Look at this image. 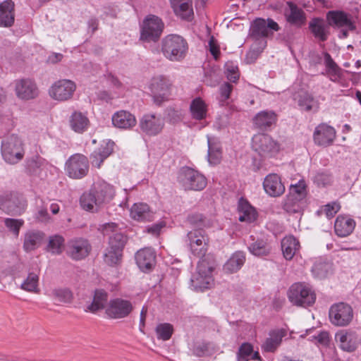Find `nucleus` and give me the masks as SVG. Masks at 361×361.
Listing matches in <instances>:
<instances>
[{
	"instance_id": "nucleus-1",
	"label": "nucleus",
	"mask_w": 361,
	"mask_h": 361,
	"mask_svg": "<svg viewBox=\"0 0 361 361\" xmlns=\"http://www.w3.org/2000/svg\"><path fill=\"white\" fill-rule=\"evenodd\" d=\"M114 193L112 185L104 180H97L88 192L82 195L80 205L86 211L97 212L113 199Z\"/></svg>"
},
{
	"instance_id": "nucleus-2",
	"label": "nucleus",
	"mask_w": 361,
	"mask_h": 361,
	"mask_svg": "<svg viewBox=\"0 0 361 361\" xmlns=\"http://www.w3.org/2000/svg\"><path fill=\"white\" fill-rule=\"evenodd\" d=\"M215 266V259L211 254L200 259L196 272L190 279L191 287L193 290L203 291L212 286L214 282L212 272Z\"/></svg>"
},
{
	"instance_id": "nucleus-3",
	"label": "nucleus",
	"mask_w": 361,
	"mask_h": 361,
	"mask_svg": "<svg viewBox=\"0 0 361 361\" xmlns=\"http://www.w3.org/2000/svg\"><path fill=\"white\" fill-rule=\"evenodd\" d=\"M187 41L178 35H169L161 40V51L163 55L171 61H181L187 54Z\"/></svg>"
},
{
	"instance_id": "nucleus-4",
	"label": "nucleus",
	"mask_w": 361,
	"mask_h": 361,
	"mask_svg": "<svg viewBox=\"0 0 361 361\" xmlns=\"http://www.w3.org/2000/svg\"><path fill=\"white\" fill-rule=\"evenodd\" d=\"M178 183L185 190H202L207 185L206 178L199 171L188 166L180 169Z\"/></svg>"
},
{
	"instance_id": "nucleus-5",
	"label": "nucleus",
	"mask_w": 361,
	"mask_h": 361,
	"mask_svg": "<svg viewBox=\"0 0 361 361\" xmlns=\"http://www.w3.org/2000/svg\"><path fill=\"white\" fill-rule=\"evenodd\" d=\"M1 155L4 160L10 164H16L24 157L21 140L16 135H11L1 142Z\"/></svg>"
},
{
	"instance_id": "nucleus-6",
	"label": "nucleus",
	"mask_w": 361,
	"mask_h": 361,
	"mask_svg": "<svg viewBox=\"0 0 361 361\" xmlns=\"http://www.w3.org/2000/svg\"><path fill=\"white\" fill-rule=\"evenodd\" d=\"M288 296L294 305L303 307L312 306L316 300L314 291L310 286L302 283L293 284L289 288Z\"/></svg>"
},
{
	"instance_id": "nucleus-7",
	"label": "nucleus",
	"mask_w": 361,
	"mask_h": 361,
	"mask_svg": "<svg viewBox=\"0 0 361 361\" xmlns=\"http://www.w3.org/2000/svg\"><path fill=\"white\" fill-rule=\"evenodd\" d=\"M280 27L276 22L271 18L264 20L257 18L253 21L250 28V35L255 39L259 41L261 48L266 47L267 41L264 38L273 35L274 32L279 31Z\"/></svg>"
},
{
	"instance_id": "nucleus-8",
	"label": "nucleus",
	"mask_w": 361,
	"mask_h": 361,
	"mask_svg": "<svg viewBox=\"0 0 361 361\" xmlns=\"http://www.w3.org/2000/svg\"><path fill=\"white\" fill-rule=\"evenodd\" d=\"M90 169L88 158L82 154L71 155L65 163L66 175L72 179L79 180L85 177Z\"/></svg>"
},
{
	"instance_id": "nucleus-9",
	"label": "nucleus",
	"mask_w": 361,
	"mask_h": 361,
	"mask_svg": "<svg viewBox=\"0 0 361 361\" xmlns=\"http://www.w3.org/2000/svg\"><path fill=\"white\" fill-rule=\"evenodd\" d=\"M209 237L203 228H196L187 234L188 245L192 254L196 257L204 258L209 247Z\"/></svg>"
},
{
	"instance_id": "nucleus-10",
	"label": "nucleus",
	"mask_w": 361,
	"mask_h": 361,
	"mask_svg": "<svg viewBox=\"0 0 361 361\" xmlns=\"http://www.w3.org/2000/svg\"><path fill=\"white\" fill-rule=\"evenodd\" d=\"M164 24L157 16L149 15L143 20L140 39L145 42H157L161 37Z\"/></svg>"
},
{
	"instance_id": "nucleus-11",
	"label": "nucleus",
	"mask_w": 361,
	"mask_h": 361,
	"mask_svg": "<svg viewBox=\"0 0 361 361\" xmlns=\"http://www.w3.org/2000/svg\"><path fill=\"white\" fill-rule=\"evenodd\" d=\"M329 317L333 325L346 326L353 319V310L348 303L343 302L334 303L329 308Z\"/></svg>"
},
{
	"instance_id": "nucleus-12",
	"label": "nucleus",
	"mask_w": 361,
	"mask_h": 361,
	"mask_svg": "<svg viewBox=\"0 0 361 361\" xmlns=\"http://www.w3.org/2000/svg\"><path fill=\"white\" fill-rule=\"evenodd\" d=\"M25 197L17 192H11L0 200V209L11 216H20L27 208Z\"/></svg>"
},
{
	"instance_id": "nucleus-13",
	"label": "nucleus",
	"mask_w": 361,
	"mask_h": 361,
	"mask_svg": "<svg viewBox=\"0 0 361 361\" xmlns=\"http://www.w3.org/2000/svg\"><path fill=\"white\" fill-rule=\"evenodd\" d=\"M171 85L170 80L164 75H158L152 79L149 89L156 105L160 106L164 102L168 100Z\"/></svg>"
},
{
	"instance_id": "nucleus-14",
	"label": "nucleus",
	"mask_w": 361,
	"mask_h": 361,
	"mask_svg": "<svg viewBox=\"0 0 361 361\" xmlns=\"http://www.w3.org/2000/svg\"><path fill=\"white\" fill-rule=\"evenodd\" d=\"M252 148L262 157H272L279 151V145L267 134H257L252 137Z\"/></svg>"
},
{
	"instance_id": "nucleus-15",
	"label": "nucleus",
	"mask_w": 361,
	"mask_h": 361,
	"mask_svg": "<svg viewBox=\"0 0 361 361\" xmlns=\"http://www.w3.org/2000/svg\"><path fill=\"white\" fill-rule=\"evenodd\" d=\"M141 131L148 136L160 134L164 127V120L160 114H145L140 119Z\"/></svg>"
},
{
	"instance_id": "nucleus-16",
	"label": "nucleus",
	"mask_w": 361,
	"mask_h": 361,
	"mask_svg": "<svg viewBox=\"0 0 361 361\" xmlns=\"http://www.w3.org/2000/svg\"><path fill=\"white\" fill-rule=\"evenodd\" d=\"M75 90L76 85L73 81L63 79L55 82L51 86L49 93L52 99L65 102L72 99Z\"/></svg>"
},
{
	"instance_id": "nucleus-17",
	"label": "nucleus",
	"mask_w": 361,
	"mask_h": 361,
	"mask_svg": "<svg viewBox=\"0 0 361 361\" xmlns=\"http://www.w3.org/2000/svg\"><path fill=\"white\" fill-rule=\"evenodd\" d=\"M92 250L87 240L75 238L68 241L66 245V255L73 260H81L87 257Z\"/></svg>"
},
{
	"instance_id": "nucleus-18",
	"label": "nucleus",
	"mask_w": 361,
	"mask_h": 361,
	"mask_svg": "<svg viewBox=\"0 0 361 361\" xmlns=\"http://www.w3.org/2000/svg\"><path fill=\"white\" fill-rule=\"evenodd\" d=\"M326 20L331 27L336 28L346 27L350 31L356 30L355 20L353 16L341 10H331L326 13Z\"/></svg>"
},
{
	"instance_id": "nucleus-19",
	"label": "nucleus",
	"mask_w": 361,
	"mask_h": 361,
	"mask_svg": "<svg viewBox=\"0 0 361 361\" xmlns=\"http://www.w3.org/2000/svg\"><path fill=\"white\" fill-rule=\"evenodd\" d=\"M331 25L321 17H314L308 23V29L313 37L319 42H326L331 35Z\"/></svg>"
},
{
	"instance_id": "nucleus-20",
	"label": "nucleus",
	"mask_w": 361,
	"mask_h": 361,
	"mask_svg": "<svg viewBox=\"0 0 361 361\" xmlns=\"http://www.w3.org/2000/svg\"><path fill=\"white\" fill-rule=\"evenodd\" d=\"M133 310V307L130 301L116 298L110 300L106 313L110 318L122 319L128 317Z\"/></svg>"
},
{
	"instance_id": "nucleus-21",
	"label": "nucleus",
	"mask_w": 361,
	"mask_h": 361,
	"mask_svg": "<svg viewBox=\"0 0 361 361\" xmlns=\"http://www.w3.org/2000/svg\"><path fill=\"white\" fill-rule=\"evenodd\" d=\"M335 137V129L325 123H322L317 126L313 134L315 144L320 146L326 147L331 145Z\"/></svg>"
},
{
	"instance_id": "nucleus-22",
	"label": "nucleus",
	"mask_w": 361,
	"mask_h": 361,
	"mask_svg": "<svg viewBox=\"0 0 361 361\" xmlns=\"http://www.w3.org/2000/svg\"><path fill=\"white\" fill-rule=\"evenodd\" d=\"M112 124L115 128L130 130L137 124L135 116L128 111L120 110L111 116Z\"/></svg>"
},
{
	"instance_id": "nucleus-23",
	"label": "nucleus",
	"mask_w": 361,
	"mask_h": 361,
	"mask_svg": "<svg viewBox=\"0 0 361 361\" xmlns=\"http://www.w3.org/2000/svg\"><path fill=\"white\" fill-rule=\"evenodd\" d=\"M16 92L20 99L28 100L37 97L38 89L34 81L22 79L16 82Z\"/></svg>"
},
{
	"instance_id": "nucleus-24",
	"label": "nucleus",
	"mask_w": 361,
	"mask_h": 361,
	"mask_svg": "<svg viewBox=\"0 0 361 361\" xmlns=\"http://www.w3.org/2000/svg\"><path fill=\"white\" fill-rule=\"evenodd\" d=\"M263 188L269 196L279 197L285 192V186L281 178L275 173L267 175L263 182Z\"/></svg>"
},
{
	"instance_id": "nucleus-25",
	"label": "nucleus",
	"mask_w": 361,
	"mask_h": 361,
	"mask_svg": "<svg viewBox=\"0 0 361 361\" xmlns=\"http://www.w3.org/2000/svg\"><path fill=\"white\" fill-rule=\"evenodd\" d=\"M135 261L140 270L147 272L154 267L156 255L150 248L141 249L135 254Z\"/></svg>"
},
{
	"instance_id": "nucleus-26",
	"label": "nucleus",
	"mask_w": 361,
	"mask_h": 361,
	"mask_svg": "<svg viewBox=\"0 0 361 361\" xmlns=\"http://www.w3.org/2000/svg\"><path fill=\"white\" fill-rule=\"evenodd\" d=\"M45 238V233L39 230H28L23 236V250L30 252L39 247Z\"/></svg>"
},
{
	"instance_id": "nucleus-27",
	"label": "nucleus",
	"mask_w": 361,
	"mask_h": 361,
	"mask_svg": "<svg viewBox=\"0 0 361 361\" xmlns=\"http://www.w3.org/2000/svg\"><path fill=\"white\" fill-rule=\"evenodd\" d=\"M170 1L176 16L188 21L192 20L194 16L192 0H170Z\"/></svg>"
},
{
	"instance_id": "nucleus-28",
	"label": "nucleus",
	"mask_w": 361,
	"mask_h": 361,
	"mask_svg": "<svg viewBox=\"0 0 361 361\" xmlns=\"http://www.w3.org/2000/svg\"><path fill=\"white\" fill-rule=\"evenodd\" d=\"M15 4L12 0L0 4V27H11L15 21Z\"/></svg>"
},
{
	"instance_id": "nucleus-29",
	"label": "nucleus",
	"mask_w": 361,
	"mask_h": 361,
	"mask_svg": "<svg viewBox=\"0 0 361 361\" xmlns=\"http://www.w3.org/2000/svg\"><path fill=\"white\" fill-rule=\"evenodd\" d=\"M289 9L286 10L285 17L287 22L296 27H301L305 23L306 16L304 11L293 2H287Z\"/></svg>"
},
{
	"instance_id": "nucleus-30",
	"label": "nucleus",
	"mask_w": 361,
	"mask_h": 361,
	"mask_svg": "<svg viewBox=\"0 0 361 361\" xmlns=\"http://www.w3.org/2000/svg\"><path fill=\"white\" fill-rule=\"evenodd\" d=\"M130 216L138 221H151L154 213L145 203H135L130 209Z\"/></svg>"
},
{
	"instance_id": "nucleus-31",
	"label": "nucleus",
	"mask_w": 361,
	"mask_h": 361,
	"mask_svg": "<svg viewBox=\"0 0 361 361\" xmlns=\"http://www.w3.org/2000/svg\"><path fill=\"white\" fill-rule=\"evenodd\" d=\"M336 342L339 347L347 352H353L357 347V336L354 333H337L335 336Z\"/></svg>"
},
{
	"instance_id": "nucleus-32",
	"label": "nucleus",
	"mask_w": 361,
	"mask_h": 361,
	"mask_svg": "<svg viewBox=\"0 0 361 361\" xmlns=\"http://www.w3.org/2000/svg\"><path fill=\"white\" fill-rule=\"evenodd\" d=\"M238 210L239 213L238 220L241 222L251 223L257 219L256 210L243 197L238 201Z\"/></svg>"
},
{
	"instance_id": "nucleus-33",
	"label": "nucleus",
	"mask_w": 361,
	"mask_h": 361,
	"mask_svg": "<svg viewBox=\"0 0 361 361\" xmlns=\"http://www.w3.org/2000/svg\"><path fill=\"white\" fill-rule=\"evenodd\" d=\"M355 226V222L353 219L338 216L335 221L334 230L338 236L345 237L353 232Z\"/></svg>"
},
{
	"instance_id": "nucleus-34",
	"label": "nucleus",
	"mask_w": 361,
	"mask_h": 361,
	"mask_svg": "<svg viewBox=\"0 0 361 361\" xmlns=\"http://www.w3.org/2000/svg\"><path fill=\"white\" fill-rule=\"evenodd\" d=\"M255 125L261 130H267L277 121V115L273 111H262L254 118Z\"/></svg>"
},
{
	"instance_id": "nucleus-35",
	"label": "nucleus",
	"mask_w": 361,
	"mask_h": 361,
	"mask_svg": "<svg viewBox=\"0 0 361 361\" xmlns=\"http://www.w3.org/2000/svg\"><path fill=\"white\" fill-rule=\"evenodd\" d=\"M207 105L201 97H196L190 104V113L192 119L202 121L207 118Z\"/></svg>"
},
{
	"instance_id": "nucleus-36",
	"label": "nucleus",
	"mask_w": 361,
	"mask_h": 361,
	"mask_svg": "<svg viewBox=\"0 0 361 361\" xmlns=\"http://www.w3.org/2000/svg\"><path fill=\"white\" fill-rule=\"evenodd\" d=\"M307 206V201L300 200L288 195L283 201L282 207L288 214H300Z\"/></svg>"
},
{
	"instance_id": "nucleus-37",
	"label": "nucleus",
	"mask_w": 361,
	"mask_h": 361,
	"mask_svg": "<svg viewBox=\"0 0 361 361\" xmlns=\"http://www.w3.org/2000/svg\"><path fill=\"white\" fill-rule=\"evenodd\" d=\"M300 243L293 235L286 236L281 240V250L283 257L287 260H291L296 252L299 250Z\"/></svg>"
},
{
	"instance_id": "nucleus-38",
	"label": "nucleus",
	"mask_w": 361,
	"mask_h": 361,
	"mask_svg": "<svg viewBox=\"0 0 361 361\" xmlns=\"http://www.w3.org/2000/svg\"><path fill=\"white\" fill-rule=\"evenodd\" d=\"M109 295L104 289H96L94 292L92 302L87 306V310L96 312L102 310L107 304Z\"/></svg>"
},
{
	"instance_id": "nucleus-39",
	"label": "nucleus",
	"mask_w": 361,
	"mask_h": 361,
	"mask_svg": "<svg viewBox=\"0 0 361 361\" xmlns=\"http://www.w3.org/2000/svg\"><path fill=\"white\" fill-rule=\"evenodd\" d=\"M245 261V255L242 251H237L233 253L224 265V270L228 274L238 271Z\"/></svg>"
},
{
	"instance_id": "nucleus-40",
	"label": "nucleus",
	"mask_w": 361,
	"mask_h": 361,
	"mask_svg": "<svg viewBox=\"0 0 361 361\" xmlns=\"http://www.w3.org/2000/svg\"><path fill=\"white\" fill-rule=\"evenodd\" d=\"M69 123L73 130L78 133H82L87 130L90 121L82 113L74 111L70 117Z\"/></svg>"
},
{
	"instance_id": "nucleus-41",
	"label": "nucleus",
	"mask_w": 361,
	"mask_h": 361,
	"mask_svg": "<svg viewBox=\"0 0 361 361\" xmlns=\"http://www.w3.org/2000/svg\"><path fill=\"white\" fill-rule=\"evenodd\" d=\"M324 63L326 67V72L329 75V79L333 82H338L342 76L343 70L327 52L324 53Z\"/></svg>"
},
{
	"instance_id": "nucleus-42",
	"label": "nucleus",
	"mask_w": 361,
	"mask_h": 361,
	"mask_svg": "<svg viewBox=\"0 0 361 361\" xmlns=\"http://www.w3.org/2000/svg\"><path fill=\"white\" fill-rule=\"evenodd\" d=\"M283 334L281 331L270 332L269 337L266 339L262 348L265 352H274L280 345Z\"/></svg>"
},
{
	"instance_id": "nucleus-43",
	"label": "nucleus",
	"mask_w": 361,
	"mask_h": 361,
	"mask_svg": "<svg viewBox=\"0 0 361 361\" xmlns=\"http://www.w3.org/2000/svg\"><path fill=\"white\" fill-rule=\"evenodd\" d=\"M46 165V160L39 155H35L26 161V171L30 175H39Z\"/></svg>"
},
{
	"instance_id": "nucleus-44",
	"label": "nucleus",
	"mask_w": 361,
	"mask_h": 361,
	"mask_svg": "<svg viewBox=\"0 0 361 361\" xmlns=\"http://www.w3.org/2000/svg\"><path fill=\"white\" fill-rule=\"evenodd\" d=\"M208 143V161L210 164H216L221 157V149L219 144L214 139L207 137Z\"/></svg>"
},
{
	"instance_id": "nucleus-45",
	"label": "nucleus",
	"mask_w": 361,
	"mask_h": 361,
	"mask_svg": "<svg viewBox=\"0 0 361 361\" xmlns=\"http://www.w3.org/2000/svg\"><path fill=\"white\" fill-rule=\"evenodd\" d=\"M332 271V264L330 262L322 261L321 259L316 261L312 267V272L313 275L319 279L327 276Z\"/></svg>"
},
{
	"instance_id": "nucleus-46",
	"label": "nucleus",
	"mask_w": 361,
	"mask_h": 361,
	"mask_svg": "<svg viewBox=\"0 0 361 361\" xmlns=\"http://www.w3.org/2000/svg\"><path fill=\"white\" fill-rule=\"evenodd\" d=\"M123 250L107 247L104 254V261L109 266H116L121 262Z\"/></svg>"
},
{
	"instance_id": "nucleus-47",
	"label": "nucleus",
	"mask_w": 361,
	"mask_h": 361,
	"mask_svg": "<svg viewBox=\"0 0 361 361\" xmlns=\"http://www.w3.org/2000/svg\"><path fill=\"white\" fill-rule=\"evenodd\" d=\"M64 238L60 235H54L49 237L46 250L53 255L62 253L64 247Z\"/></svg>"
},
{
	"instance_id": "nucleus-48",
	"label": "nucleus",
	"mask_w": 361,
	"mask_h": 361,
	"mask_svg": "<svg viewBox=\"0 0 361 361\" xmlns=\"http://www.w3.org/2000/svg\"><path fill=\"white\" fill-rule=\"evenodd\" d=\"M248 250L255 256H266L270 251L267 244L263 240H257L250 243Z\"/></svg>"
},
{
	"instance_id": "nucleus-49",
	"label": "nucleus",
	"mask_w": 361,
	"mask_h": 361,
	"mask_svg": "<svg viewBox=\"0 0 361 361\" xmlns=\"http://www.w3.org/2000/svg\"><path fill=\"white\" fill-rule=\"evenodd\" d=\"M38 274L35 272H30L26 279L21 284V289L27 292L37 293L38 290Z\"/></svg>"
},
{
	"instance_id": "nucleus-50",
	"label": "nucleus",
	"mask_w": 361,
	"mask_h": 361,
	"mask_svg": "<svg viewBox=\"0 0 361 361\" xmlns=\"http://www.w3.org/2000/svg\"><path fill=\"white\" fill-rule=\"evenodd\" d=\"M51 296L57 302L70 303L73 300V293L68 288H55Z\"/></svg>"
},
{
	"instance_id": "nucleus-51",
	"label": "nucleus",
	"mask_w": 361,
	"mask_h": 361,
	"mask_svg": "<svg viewBox=\"0 0 361 361\" xmlns=\"http://www.w3.org/2000/svg\"><path fill=\"white\" fill-rule=\"evenodd\" d=\"M298 104L302 110L310 111L312 110L314 99L313 97L307 92H301L297 96Z\"/></svg>"
},
{
	"instance_id": "nucleus-52",
	"label": "nucleus",
	"mask_w": 361,
	"mask_h": 361,
	"mask_svg": "<svg viewBox=\"0 0 361 361\" xmlns=\"http://www.w3.org/2000/svg\"><path fill=\"white\" fill-rule=\"evenodd\" d=\"M289 195H293L294 197H297L300 200L307 201V190L306 185L304 181H299L295 185H291Z\"/></svg>"
},
{
	"instance_id": "nucleus-53",
	"label": "nucleus",
	"mask_w": 361,
	"mask_h": 361,
	"mask_svg": "<svg viewBox=\"0 0 361 361\" xmlns=\"http://www.w3.org/2000/svg\"><path fill=\"white\" fill-rule=\"evenodd\" d=\"M126 243L127 237L126 235L121 233H116L109 236V247L123 250Z\"/></svg>"
},
{
	"instance_id": "nucleus-54",
	"label": "nucleus",
	"mask_w": 361,
	"mask_h": 361,
	"mask_svg": "<svg viewBox=\"0 0 361 361\" xmlns=\"http://www.w3.org/2000/svg\"><path fill=\"white\" fill-rule=\"evenodd\" d=\"M173 326L168 323L160 324L156 327L157 338L163 341H168L173 334Z\"/></svg>"
},
{
	"instance_id": "nucleus-55",
	"label": "nucleus",
	"mask_w": 361,
	"mask_h": 361,
	"mask_svg": "<svg viewBox=\"0 0 361 361\" xmlns=\"http://www.w3.org/2000/svg\"><path fill=\"white\" fill-rule=\"evenodd\" d=\"M253 353V346L250 343H243L239 347L237 353L238 361H249Z\"/></svg>"
},
{
	"instance_id": "nucleus-56",
	"label": "nucleus",
	"mask_w": 361,
	"mask_h": 361,
	"mask_svg": "<svg viewBox=\"0 0 361 361\" xmlns=\"http://www.w3.org/2000/svg\"><path fill=\"white\" fill-rule=\"evenodd\" d=\"M4 224L16 236H18L20 229L24 224V221L23 219L6 218L4 219Z\"/></svg>"
},
{
	"instance_id": "nucleus-57",
	"label": "nucleus",
	"mask_w": 361,
	"mask_h": 361,
	"mask_svg": "<svg viewBox=\"0 0 361 361\" xmlns=\"http://www.w3.org/2000/svg\"><path fill=\"white\" fill-rule=\"evenodd\" d=\"M188 221L190 224L197 226L198 228H202L209 226L206 218L201 214H193L188 216Z\"/></svg>"
},
{
	"instance_id": "nucleus-58",
	"label": "nucleus",
	"mask_w": 361,
	"mask_h": 361,
	"mask_svg": "<svg viewBox=\"0 0 361 361\" xmlns=\"http://www.w3.org/2000/svg\"><path fill=\"white\" fill-rule=\"evenodd\" d=\"M183 118V114L181 110L174 108H169L166 109V119L168 122L172 124L179 123Z\"/></svg>"
},
{
	"instance_id": "nucleus-59",
	"label": "nucleus",
	"mask_w": 361,
	"mask_h": 361,
	"mask_svg": "<svg viewBox=\"0 0 361 361\" xmlns=\"http://www.w3.org/2000/svg\"><path fill=\"white\" fill-rule=\"evenodd\" d=\"M332 181L331 176L326 172H319L314 177V182L318 186H326Z\"/></svg>"
},
{
	"instance_id": "nucleus-60",
	"label": "nucleus",
	"mask_w": 361,
	"mask_h": 361,
	"mask_svg": "<svg viewBox=\"0 0 361 361\" xmlns=\"http://www.w3.org/2000/svg\"><path fill=\"white\" fill-rule=\"evenodd\" d=\"M114 145L113 142H109L104 145H102L95 150V156H102L103 159H106L113 152Z\"/></svg>"
},
{
	"instance_id": "nucleus-61",
	"label": "nucleus",
	"mask_w": 361,
	"mask_h": 361,
	"mask_svg": "<svg viewBox=\"0 0 361 361\" xmlns=\"http://www.w3.org/2000/svg\"><path fill=\"white\" fill-rule=\"evenodd\" d=\"M226 77L228 80L235 82L239 78L238 67L233 65L232 63H226Z\"/></svg>"
},
{
	"instance_id": "nucleus-62",
	"label": "nucleus",
	"mask_w": 361,
	"mask_h": 361,
	"mask_svg": "<svg viewBox=\"0 0 361 361\" xmlns=\"http://www.w3.org/2000/svg\"><path fill=\"white\" fill-rule=\"evenodd\" d=\"M233 87V86L228 82H224L220 86L219 93L221 97V102H225L230 97Z\"/></svg>"
},
{
	"instance_id": "nucleus-63",
	"label": "nucleus",
	"mask_w": 361,
	"mask_h": 361,
	"mask_svg": "<svg viewBox=\"0 0 361 361\" xmlns=\"http://www.w3.org/2000/svg\"><path fill=\"white\" fill-rule=\"evenodd\" d=\"M340 205L336 202L327 204L324 206V212L327 218L331 219L339 211Z\"/></svg>"
},
{
	"instance_id": "nucleus-64",
	"label": "nucleus",
	"mask_w": 361,
	"mask_h": 361,
	"mask_svg": "<svg viewBox=\"0 0 361 361\" xmlns=\"http://www.w3.org/2000/svg\"><path fill=\"white\" fill-rule=\"evenodd\" d=\"M118 226L116 223L110 222L104 224L102 226V233L105 235H112L114 233H118Z\"/></svg>"
}]
</instances>
